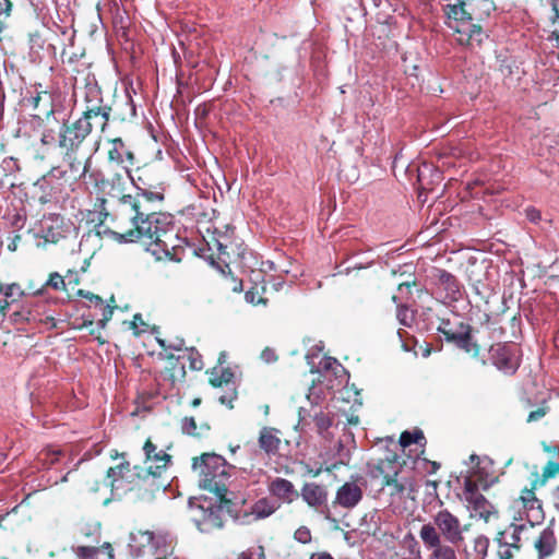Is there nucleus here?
<instances>
[{
  "label": "nucleus",
  "instance_id": "nucleus-60",
  "mask_svg": "<svg viewBox=\"0 0 559 559\" xmlns=\"http://www.w3.org/2000/svg\"><path fill=\"white\" fill-rule=\"evenodd\" d=\"M98 548H100V551L107 555L108 559H115V550L110 543L105 542Z\"/></svg>",
  "mask_w": 559,
  "mask_h": 559
},
{
  "label": "nucleus",
  "instance_id": "nucleus-61",
  "mask_svg": "<svg viewBox=\"0 0 559 559\" xmlns=\"http://www.w3.org/2000/svg\"><path fill=\"white\" fill-rule=\"evenodd\" d=\"M418 286V283L416 280H413V281H407V282H402L397 285V289L400 292H403L404 289L407 290V293L409 294L411 293V288L412 287H417Z\"/></svg>",
  "mask_w": 559,
  "mask_h": 559
},
{
  "label": "nucleus",
  "instance_id": "nucleus-48",
  "mask_svg": "<svg viewBox=\"0 0 559 559\" xmlns=\"http://www.w3.org/2000/svg\"><path fill=\"white\" fill-rule=\"evenodd\" d=\"M496 540L498 543L497 558L498 559H513L514 551H516V550L506 544H502V538H496Z\"/></svg>",
  "mask_w": 559,
  "mask_h": 559
},
{
  "label": "nucleus",
  "instance_id": "nucleus-26",
  "mask_svg": "<svg viewBox=\"0 0 559 559\" xmlns=\"http://www.w3.org/2000/svg\"><path fill=\"white\" fill-rule=\"evenodd\" d=\"M280 508V502L271 497H262L251 506L250 514L253 515L255 520H263L274 514Z\"/></svg>",
  "mask_w": 559,
  "mask_h": 559
},
{
  "label": "nucleus",
  "instance_id": "nucleus-59",
  "mask_svg": "<svg viewBox=\"0 0 559 559\" xmlns=\"http://www.w3.org/2000/svg\"><path fill=\"white\" fill-rule=\"evenodd\" d=\"M78 294L80 296H82V297H85V298L90 299L91 301H94L96 305L103 306V304H104L103 298L100 296H98V295L93 294V293L84 292V290L80 289L78 292Z\"/></svg>",
  "mask_w": 559,
  "mask_h": 559
},
{
  "label": "nucleus",
  "instance_id": "nucleus-15",
  "mask_svg": "<svg viewBox=\"0 0 559 559\" xmlns=\"http://www.w3.org/2000/svg\"><path fill=\"white\" fill-rule=\"evenodd\" d=\"M58 145L64 153V159L68 163L70 175L66 178L78 180L83 178L90 169L91 166V157H82L79 156V150L82 144L72 145V147L63 142V135L59 134L58 136Z\"/></svg>",
  "mask_w": 559,
  "mask_h": 559
},
{
  "label": "nucleus",
  "instance_id": "nucleus-25",
  "mask_svg": "<svg viewBox=\"0 0 559 559\" xmlns=\"http://www.w3.org/2000/svg\"><path fill=\"white\" fill-rule=\"evenodd\" d=\"M466 490L471 493L469 502L473 506V510L479 518L488 521L492 514L491 509L492 506L487 501V499L477 492L476 485L471 480L466 481Z\"/></svg>",
  "mask_w": 559,
  "mask_h": 559
},
{
  "label": "nucleus",
  "instance_id": "nucleus-51",
  "mask_svg": "<svg viewBox=\"0 0 559 559\" xmlns=\"http://www.w3.org/2000/svg\"><path fill=\"white\" fill-rule=\"evenodd\" d=\"M294 539L300 544H309L311 542V532L307 526H299L294 533Z\"/></svg>",
  "mask_w": 559,
  "mask_h": 559
},
{
  "label": "nucleus",
  "instance_id": "nucleus-22",
  "mask_svg": "<svg viewBox=\"0 0 559 559\" xmlns=\"http://www.w3.org/2000/svg\"><path fill=\"white\" fill-rule=\"evenodd\" d=\"M258 443L266 455L274 456L278 454L282 444L280 430L273 427H263L259 432Z\"/></svg>",
  "mask_w": 559,
  "mask_h": 559
},
{
  "label": "nucleus",
  "instance_id": "nucleus-16",
  "mask_svg": "<svg viewBox=\"0 0 559 559\" xmlns=\"http://www.w3.org/2000/svg\"><path fill=\"white\" fill-rule=\"evenodd\" d=\"M299 496L309 508L324 515L326 519L329 518V491L326 486L318 483H305L301 487Z\"/></svg>",
  "mask_w": 559,
  "mask_h": 559
},
{
  "label": "nucleus",
  "instance_id": "nucleus-35",
  "mask_svg": "<svg viewBox=\"0 0 559 559\" xmlns=\"http://www.w3.org/2000/svg\"><path fill=\"white\" fill-rule=\"evenodd\" d=\"M72 270H69L66 275H61L58 272H51L47 281L44 283L45 289L51 288L53 290H66V278L69 280V284H72Z\"/></svg>",
  "mask_w": 559,
  "mask_h": 559
},
{
  "label": "nucleus",
  "instance_id": "nucleus-49",
  "mask_svg": "<svg viewBox=\"0 0 559 559\" xmlns=\"http://www.w3.org/2000/svg\"><path fill=\"white\" fill-rule=\"evenodd\" d=\"M245 299L247 302L252 304L254 306L263 304H266V299L261 296L257 287H252L245 294Z\"/></svg>",
  "mask_w": 559,
  "mask_h": 559
},
{
  "label": "nucleus",
  "instance_id": "nucleus-38",
  "mask_svg": "<svg viewBox=\"0 0 559 559\" xmlns=\"http://www.w3.org/2000/svg\"><path fill=\"white\" fill-rule=\"evenodd\" d=\"M0 294H2L7 298H15L17 301L21 298L26 297V290L22 288L19 283H10L5 284L0 281Z\"/></svg>",
  "mask_w": 559,
  "mask_h": 559
},
{
  "label": "nucleus",
  "instance_id": "nucleus-1",
  "mask_svg": "<svg viewBox=\"0 0 559 559\" xmlns=\"http://www.w3.org/2000/svg\"><path fill=\"white\" fill-rule=\"evenodd\" d=\"M134 194L100 198L95 203L97 234L108 235L118 243L139 242L157 261L180 262L186 240L175 229L173 216L158 210L165 201V183L160 170L143 165L128 176Z\"/></svg>",
  "mask_w": 559,
  "mask_h": 559
},
{
  "label": "nucleus",
  "instance_id": "nucleus-8",
  "mask_svg": "<svg viewBox=\"0 0 559 559\" xmlns=\"http://www.w3.org/2000/svg\"><path fill=\"white\" fill-rule=\"evenodd\" d=\"M109 118L106 116L102 117H82L79 115L73 121L63 120L59 134L63 135V142L72 145L83 144L90 134L94 130L104 133L108 127Z\"/></svg>",
  "mask_w": 559,
  "mask_h": 559
},
{
  "label": "nucleus",
  "instance_id": "nucleus-30",
  "mask_svg": "<svg viewBox=\"0 0 559 559\" xmlns=\"http://www.w3.org/2000/svg\"><path fill=\"white\" fill-rule=\"evenodd\" d=\"M209 374V383L213 388H222L223 385H228L234 381V372L229 367H213L206 370Z\"/></svg>",
  "mask_w": 559,
  "mask_h": 559
},
{
  "label": "nucleus",
  "instance_id": "nucleus-42",
  "mask_svg": "<svg viewBox=\"0 0 559 559\" xmlns=\"http://www.w3.org/2000/svg\"><path fill=\"white\" fill-rule=\"evenodd\" d=\"M421 440H425L424 432L420 429H415L414 431H403L399 441L403 448H407L412 444L420 443Z\"/></svg>",
  "mask_w": 559,
  "mask_h": 559
},
{
  "label": "nucleus",
  "instance_id": "nucleus-11",
  "mask_svg": "<svg viewBox=\"0 0 559 559\" xmlns=\"http://www.w3.org/2000/svg\"><path fill=\"white\" fill-rule=\"evenodd\" d=\"M134 469H136V478L133 492L138 499L151 500L157 491L167 488L168 480L164 477L166 471H160L159 467L143 468L140 466H134Z\"/></svg>",
  "mask_w": 559,
  "mask_h": 559
},
{
  "label": "nucleus",
  "instance_id": "nucleus-52",
  "mask_svg": "<svg viewBox=\"0 0 559 559\" xmlns=\"http://www.w3.org/2000/svg\"><path fill=\"white\" fill-rule=\"evenodd\" d=\"M46 43L45 36L39 31L29 34V45L32 49H43Z\"/></svg>",
  "mask_w": 559,
  "mask_h": 559
},
{
  "label": "nucleus",
  "instance_id": "nucleus-2",
  "mask_svg": "<svg viewBox=\"0 0 559 559\" xmlns=\"http://www.w3.org/2000/svg\"><path fill=\"white\" fill-rule=\"evenodd\" d=\"M497 10L495 0H460L457 5H442L447 25L457 34L461 45L479 47L487 37L480 23Z\"/></svg>",
  "mask_w": 559,
  "mask_h": 559
},
{
  "label": "nucleus",
  "instance_id": "nucleus-43",
  "mask_svg": "<svg viewBox=\"0 0 559 559\" xmlns=\"http://www.w3.org/2000/svg\"><path fill=\"white\" fill-rule=\"evenodd\" d=\"M223 285L233 293H240L242 290V281L235 277L230 272H222Z\"/></svg>",
  "mask_w": 559,
  "mask_h": 559
},
{
  "label": "nucleus",
  "instance_id": "nucleus-55",
  "mask_svg": "<svg viewBox=\"0 0 559 559\" xmlns=\"http://www.w3.org/2000/svg\"><path fill=\"white\" fill-rule=\"evenodd\" d=\"M115 308H116V306L103 304V306H102L103 313H102V319L99 320V325L102 328H104L106 325V323L111 319Z\"/></svg>",
  "mask_w": 559,
  "mask_h": 559
},
{
  "label": "nucleus",
  "instance_id": "nucleus-9",
  "mask_svg": "<svg viewBox=\"0 0 559 559\" xmlns=\"http://www.w3.org/2000/svg\"><path fill=\"white\" fill-rule=\"evenodd\" d=\"M136 469L131 468L129 462H122L114 467L108 468L106 478L102 483L88 485V490L97 492L100 486L109 487L111 495L122 497L128 492H133L135 487Z\"/></svg>",
  "mask_w": 559,
  "mask_h": 559
},
{
  "label": "nucleus",
  "instance_id": "nucleus-3",
  "mask_svg": "<svg viewBox=\"0 0 559 559\" xmlns=\"http://www.w3.org/2000/svg\"><path fill=\"white\" fill-rule=\"evenodd\" d=\"M192 468L198 474L199 485L202 489L214 493L222 507L230 503L226 496L231 466L223 456L215 453H203L199 457H193Z\"/></svg>",
  "mask_w": 559,
  "mask_h": 559
},
{
  "label": "nucleus",
  "instance_id": "nucleus-47",
  "mask_svg": "<svg viewBox=\"0 0 559 559\" xmlns=\"http://www.w3.org/2000/svg\"><path fill=\"white\" fill-rule=\"evenodd\" d=\"M237 559H266L264 546L259 545L257 548H249L241 551Z\"/></svg>",
  "mask_w": 559,
  "mask_h": 559
},
{
  "label": "nucleus",
  "instance_id": "nucleus-4",
  "mask_svg": "<svg viewBox=\"0 0 559 559\" xmlns=\"http://www.w3.org/2000/svg\"><path fill=\"white\" fill-rule=\"evenodd\" d=\"M372 478H381L382 491L386 492L390 500L389 504L393 509L397 508L405 498L415 499V486L412 479L402 476V465L395 454L380 459L371 467Z\"/></svg>",
  "mask_w": 559,
  "mask_h": 559
},
{
  "label": "nucleus",
  "instance_id": "nucleus-12",
  "mask_svg": "<svg viewBox=\"0 0 559 559\" xmlns=\"http://www.w3.org/2000/svg\"><path fill=\"white\" fill-rule=\"evenodd\" d=\"M73 223L60 214L49 213L44 215L39 223L38 237L46 243L57 245L67 239L73 233Z\"/></svg>",
  "mask_w": 559,
  "mask_h": 559
},
{
  "label": "nucleus",
  "instance_id": "nucleus-7",
  "mask_svg": "<svg viewBox=\"0 0 559 559\" xmlns=\"http://www.w3.org/2000/svg\"><path fill=\"white\" fill-rule=\"evenodd\" d=\"M74 108L82 117H109V103L105 100L102 88L97 83H86L75 86L73 92Z\"/></svg>",
  "mask_w": 559,
  "mask_h": 559
},
{
  "label": "nucleus",
  "instance_id": "nucleus-33",
  "mask_svg": "<svg viewBox=\"0 0 559 559\" xmlns=\"http://www.w3.org/2000/svg\"><path fill=\"white\" fill-rule=\"evenodd\" d=\"M527 531V527L524 524H512L509 530L500 533L498 538H502V544L514 548L515 550H520L521 544V535Z\"/></svg>",
  "mask_w": 559,
  "mask_h": 559
},
{
  "label": "nucleus",
  "instance_id": "nucleus-13",
  "mask_svg": "<svg viewBox=\"0 0 559 559\" xmlns=\"http://www.w3.org/2000/svg\"><path fill=\"white\" fill-rule=\"evenodd\" d=\"M489 359L503 373L513 374L520 367V347L514 343L493 344L489 348Z\"/></svg>",
  "mask_w": 559,
  "mask_h": 559
},
{
  "label": "nucleus",
  "instance_id": "nucleus-27",
  "mask_svg": "<svg viewBox=\"0 0 559 559\" xmlns=\"http://www.w3.org/2000/svg\"><path fill=\"white\" fill-rule=\"evenodd\" d=\"M438 282L444 289L447 298L459 300L461 297V285L453 274L445 270H438Z\"/></svg>",
  "mask_w": 559,
  "mask_h": 559
},
{
  "label": "nucleus",
  "instance_id": "nucleus-19",
  "mask_svg": "<svg viewBox=\"0 0 559 559\" xmlns=\"http://www.w3.org/2000/svg\"><path fill=\"white\" fill-rule=\"evenodd\" d=\"M267 491L272 499L283 503L290 504L299 497V491L295 488L294 484L282 477H275L267 484Z\"/></svg>",
  "mask_w": 559,
  "mask_h": 559
},
{
  "label": "nucleus",
  "instance_id": "nucleus-28",
  "mask_svg": "<svg viewBox=\"0 0 559 559\" xmlns=\"http://www.w3.org/2000/svg\"><path fill=\"white\" fill-rule=\"evenodd\" d=\"M39 316V312L36 311L35 305L28 299L24 300L20 309L13 311L10 314V321L13 324H24L32 321H36Z\"/></svg>",
  "mask_w": 559,
  "mask_h": 559
},
{
  "label": "nucleus",
  "instance_id": "nucleus-50",
  "mask_svg": "<svg viewBox=\"0 0 559 559\" xmlns=\"http://www.w3.org/2000/svg\"><path fill=\"white\" fill-rule=\"evenodd\" d=\"M396 318L401 324L405 326H409L413 321V317L408 313V307L405 305H397L396 307Z\"/></svg>",
  "mask_w": 559,
  "mask_h": 559
},
{
  "label": "nucleus",
  "instance_id": "nucleus-37",
  "mask_svg": "<svg viewBox=\"0 0 559 559\" xmlns=\"http://www.w3.org/2000/svg\"><path fill=\"white\" fill-rule=\"evenodd\" d=\"M153 539L154 534L153 532L150 531L138 530L135 532L130 533V545L131 547L136 548V550L139 551L141 550V548L151 545Z\"/></svg>",
  "mask_w": 559,
  "mask_h": 559
},
{
  "label": "nucleus",
  "instance_id": "nucleus-17",
  "mask_svg": "<svg viewBox=\"0 0 559 559\" xmlns=\"http://www.w3.org/2000/svg\"><path fill=\"white\" fill-rule=\"evenodd\" d=\"M107 159L110 164L120 166L130 176V169L135 164L134 153L127 146L121 138L108 140Z\"/></svg>",
  "mask_w": 559,
  "mask_h": 559
},
{
  "label": "nucleus",
  "instance_id": "nucleus-41",
  "mask_svg": "<svg viewBox=\"0 0 559 559\" xmlns=\"http://www.w3.org/2000/svg\"><path fill=\"white\" fill-rule=\"evenodd\" d=\"M489 538L479 535L474 538L473 540V550H474V558L473 559H486L489 548Z\"/></svg>",
  "mask_w": 559,
  "mask_h": 559
},
{
  "label": "nucleus",
  "instance_id": "nucleus-56",
  "mask_svg": "<svg viewBox=\"0 0 559 559\" xmlns=\"http://www.w3.org/2000/svg\"><path fill=\"white\" fill-rule=\"evenodd\" d=\"M260 358L266 364H273L278 359L277 354L274 349L265 347L260 355Z\"/></svg>",
  "mask_w": 559,
  "mask_h": 559
},
{
  "label": "nucleus",
  "instance_id": "nucleus-21",
  "mask_svg": "<svg viewBox=\"0 0 559 559\" xmlns=\"http://www.w3.org/2000/svg\"><path fill=\"white\" fill-rule=\"evenodd\" d=\"M431 538H420L425 548L430 550L427 559H457L456 547L461 544H449L438 539L437 534Z\"/></svg>",
  "mask_w": 559,
  "mask_h": 559
},
{
  "label": "nucleus",
  "instance_id": "nucleus-34",
  "mask_svg": "<svg viewBox=\"0 0 559 559\" xmlns=\"http://www.w3.org/2000/svg\"><path fill=\"white\" fill-rule=\"evenodd\" d=\"M181 430L183 433L194 437L204 438L209 435L211 426L206 423L197 425L194 417H185L181 419Z\"/></svg>",
  "mask_w": 559,
  "mask_h": 559
},
{
  "label": "nucleus",
  "instance_id": "nucleus-53",
  "mask_svg": "<svg viewBox=\"0 0 559 559\" xmlns=\"http://www.w3.org/2000/svg\"><path fill=\"white\" fill-rule=\"evenodd\" d=\"M24 290H26V297L41 296L46 292L44 284L37 285L33 280L28 281L26 288H24Z\"/></svg>",
  "mask_w": 559,
  "mask_h": 559
},
{
  "label": "nucleus",
  "instance_id": "nucleus-23",
  "mask_svg": "<svg viewBox=\"0 0 559 559\" xmlns=\"http://www.w3.org/2000/svg\"><path fill=\"white\" fill-rule=\"evenodd\" d=\"M143 451L145 453V462L150 463L148 468L159 467L160 471H166L171 456L164 450H157V445L151 438L144 442Z\"/></svg>",
  "mask_w": 559,
  "mask_h": 559
},
{
  "label": "nucleus",
  "instance_id": "nucleus-58",
  "mask_svg": "<svg viewBox=\"0 0 559 559\" xmlns=\"http://www.w3.org/2000/svg\"><path fill=\"white\" fill-rule=\"evenodd\" d=\"M15 302V298H7L4 297L3 300H0V320L2 321L4 317L7 316V312L11 305Z\"/></svg>",
  "mask_w": 559,
  "mask_h": 559
},
{
  "label": "nucleus",
  "instance_id": "nucleus-63",
  "mask_svg": "<svg viewBox=\"0 0 559 559\" xmlns=\"http://www.w3.org/2000/svg\"><path fill=\"white\" fill-rule=\"evenodd\" d=\"M310 559H334V558L329 552L321 551V552L312 554Z\"/></svg>",
  "mask_w": 559,
  "mask_h": 559
},
{
  "label": "nucleus",
  "instance_id": "nucleus-64",
  "mask_svg": "<svg viewBox=\"0 0 559 559\" xmlns=\"http://www.w3.org/2000/svg\"><path fill=\"white\" fill-rule=\"evenodd\" d=\"M55 141V138L53 135L50 133V132H47L46 130L43 132V135H41V142L44 144H50Z\"/></svg>",
  "mask_w": 559,
  "mask_h": 559
},
{
  "label": "nucleus",
  "instance_id": "nucleus-31",
  "mask_svg": "<svg viewBox=\"0 0 559 559\" xmlns=\"http://www.w3.org/2000/svg\"><path fill=\"white\" fill-rule=\"evenodd\" d=\"M539 487H543V485L537 484L536 479L533 477L531 480V487H525L522 489L520 501L522 502L524 509L530 511H542L540 501L537 499L535 495V490Z\"/></svg>",
  "mask_w": 559,
  "mask_h": 559
},
{
  "label": "nucleus",
  "instance_id": "nucleus-20",
  "mask_svg": "<svg viewBox=\"0 0 559 559\" xmlns=\"http://www.w3.org/2000/svg\"><path fill=\"white\" fill-rule=\"evenodd\" d=\"M110 112L109 121H118L120 123L133 120L136 115L135 105L130 94L122 96H115L111 104H109Z\"/></svg>",
  "mask_w": 559,
  "mask_h": 559
},
{
  "label": "nucleus",
  "instance_id": "nucleus-46",
  "mask_svg": "<svg viewBox=\"0 0 559 559\" xmlns=\"http://www.w3.org/2000/svg\"><path fill=\"white\" fill-rule=\"evenodd\" d=\"M99 551L96 546H79L74 550L79 559H96Z\"/></svg>",
  "mask_w": 559,
  "mask_h": 559
},
{
  "label": "nucleus",
  "instance_id": "nucleus-39",
  "mask_svg": "<svg viewBox=\"0 0 559 559\" xmlns=\"http://www.w3.org/2000/svg\"><path fill=\"white\" fill-rule=\"evenodd\" d=\"M181 357L189 361V368L193 371H200L204 367L202 355L194 347L186 348Z\"/></svg>",
  "mask_w": 559,
  "mask_h": 559
},
{
  "label": "nucleus",
  "instance_id": "nucleus-36",
  "mask_svg": "<svg viewBox=\"0 0 559 559\" xmlns=\"http://www.w3.org/2000/svg\"><path fill=\"white\" fill-rule=\"evenodd\" d=\"M404 542L407 545L409 556L405 557L395 552L390 557V559H423L420 546L417 539L411 533L404 537Z\"/></svg>",
  "mask_w": 559,
  "mask_h": 559
},
{
  "label": "nucleus",
  "instance_id": "nucleus-6",
  "mask_svg": "<svg viewBox=\"0 0 559 559\" xmlns=\"http://www.w3.org/2000/svg\"><path fill=\"white\" fill-rule=\"evenodd\" d=\"M437 330L448 343L454 344L472 357L479 355L480 346L473 340L472 326L463 322L457 314L440 318Z\"/></svg>",
  "mask_w": 559,
  "mask_h": 559
},
{
  "label": "nucleus",
  "instance_id": "nucleus-14",
  "mask_svg": "<svg viewBox=\"0 0 559 559\" xmlns=\"http://www.w3.org/2000/svg\"><path fill=\"white\" fill-rule=\"evenodd\" d=\"M24 106L33 109V120L38 126H49L51 121L59 123L55 117V108L52 104V96L48 92H38L35 96L25 97L23 99Z\"/></svg>",
  "mask_w": 559,
  "mask_h": 559
},
{
  "label": "nucleus",
  "instance_id": "nucleus-45",
  "mask_svg": "<svg viewBox=\"0 0 559 559\" xmlns=\"http://www.w3.org/2000/svg\"><path fill=\"white\" fill-rule=\"evenodd\" d=\"M60 455H62L61 450L46 449L39 453V459L44 462L45 465L51 466L59 462Z\"/></svg>",
  "mask_w": 559,
  "mask_h": 559
},
{
  "label": "nucleus",
  "instance_id": "nucleus-40",
  "mask_svg": "<svg viewBox=\"0 0 559 559\" xmlns=\"http://www.w3.org/2000/svg\"><path fill=\"white\" fill-rule=\"evenodd\" d=\"M558 473L556 462L549 461L546 466L543 468V473L539 474L538 471L532 473V476L536 479L537 484L545 485L549 478L555 477Z\"/></svg>",
  "mask_w": 559,
  "mask_h": 559
},
{
  "label": "nucleus",
  "instance_id": "nucleus-32",
  "mask_svg": "<svg viewBox=\"0 0 559 559\" xmlns=\"http://www.w3.org/2000/svg\"><path fill=\"white\" fill-rule=\"evenodd\" d=\"M231 504L228 503L227 506H223L219 503L218 508L217 509H210L207 512H205L203 514V519L201 521V530L202 531H210V530H214V528H222L223 525H224V521L219 514V512L223 510V509H226L227 511H230L229 509V506Z\"/></svg>",
  "mask_w": 559,
  "mask_h": 559
},
{
  "label": "nucleus",
  "instance_id": "nucleus-5",
  "mask_svg": "<svg viewBox=\"0 0 559 559\" xmlns=\"http://www.w3.org/2000/svg\"><path fill=\"white\" fill-rule=\"evenodd\" d=\"M466 525H463L457 515L453 514L447 508H440L431 516V521L420 526L419 538H431L437 534L438 539L449 544H462L464 542V532Z\"/></svg>",
  "mask_w": 559,
  "mask_h": 559
},
{
  "label": "nucleus",
  "instance_id": "nucleus-44",
  "mask_svg": "<svg viewBox=\"0 0 559 559\" xmlns=\"http://www.w3.org/2000/svg\"><path fill=\"white\" fill-rule=\"evenodd\" d=\"M313 421L319 433L325 432L333 424L332 418L328 413L320 412L314 415Z\"/></svg>",
  "mask_w": 559,
  "mask_h": 559
},
{
  "label": "nucleus",
  "instance_id": "nucleus-18",
  "mask_svg": "<svg viewBox=\"0 0 559 559\" xmlns=\"http://www.w3.org/2000/svg\"><path fill=\"white\" fill-rule=\"evenodd\" d=\"M364 490L356 481H346L336 490L334 507L352 510L362 500Z\"/></svg>",
  "mask_w": 559,
  "mask_h": 559
},
{
  "label": "nucleus",
  "instance_id": "nucleus-62",
  "mask_svg": "<svg viewBox=\"0 0 559 559\" xmlns=\"http://www.w3.org/2000/svg\"><path fill=\"white\" fill-rule=\"evenodd\" d=\"M21 235H15L11 241L8 243V249L10 251H15L17 249V243L21 241Z\"/></svg>",
  "mask_w": 559,
  "mask_h": 559
},
{
  "label": "nucleus",
  "instance_id": "nucleus-57",
  "mask_svg": "<svg viewBox=\"0 0 559 559\" xmlns=\"http://www.w3.org/2000/svg\"><path fill=\"white\" fill-rule=\"evenodd\" d=\"M546 414H547V407H538L537 409L532 411L528 414L526 421L527 423L537 421V420L542 419Z\"/></svg>",
  "mask_w": 559,
  "mask_h": 559
},
{
  "label": "nucleus",
  "instance_id": "nucleus-54",
  "mask_svg": "<svg viewBox=\"0 0 559 559\" xmlns=\"http://www.w3.org/2000/svg\"><path fill=\"white\" fill-rule=\"evenodd\" d=\"M12 2L10 0H0V22L4 27L8 17L12 11Z\"/></svg>",
  "mask_w": 559,
  "mask_h": 559
},
{
  "label": "nucleus",
  "instance_id": "nucleus-29",
  "mask_svg": "<svg viewBox=\"0 0 559 559\" xmlns=\"http://www.w3.org/2000/svg\"><path fill=\"white\" fill-rule=\"evenodd\" d=\"M556 536L551 528H545L534 542V547L538 551L539 557L551 556L556 549Z\"/></svg>",
  "mask_w": 559,
  "mask_h": 559
},
{
  "label": "nucleus",
  "instance_id": "nucleus-24",
  "mask_svg": "<svg viewBox=\"0 0 559 559\" xmlns=\"http://www.w3.org/2000/svg\"><path fill=\"white\" fill-rule=\"evenodd\" d=\"M166 359L167 366L164 371V379L169 381L173 386H175L177 383H183L186 380L187 371L185 364L181 361L182 357L168 354Z\"/></svg>",
  "mask_w": 559,
  "mask_h": 559
},
{
  "label": "nucleus",
  "instance_id": "nucleus-10",
  "mask_svg": "<svg viewBox=\"0 0 559 559\" xmlns=\"http://www.w3.org/2000/svg\"><path fill=\"white\" fill-rule=\"evenodd\" d=\"M68 170L60 167L51 168L34 183V193L40 204L59 202L66 194Z\"/></svg>",
  "mask_w": 559,
  "mask_h": 559
}]
</instances>
